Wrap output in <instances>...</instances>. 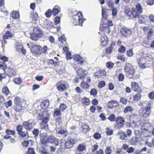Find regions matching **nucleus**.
Wrapping results in <instances>:
<instances>
[{"mask_svg":"<svg viewBox=\"0 0 154 154\" xmlns=\"http://www.w3.org/2000/svg\"><path fill=\"white\" fill-rule=\"evenodd\" d=\"M152 106L151 103H147L145 107H142L139 110V113L143 122L148 121L152 113Z\"/></svg>","mask_w":154,"mask_h":154,"instance_id":"1","label":"nucleus"},{"mask_svg":"<svg viewBox=\"0 0 154 154\" xmlns=\"http://www.w3.org/2000/svg\"><path fill=\"white\" fill-rule=\"evenodd\" d=\"M77 142V140L73 138H69L66 140H63L60 142V145L62 149H69L73 147Z\"/></svg>","mask_w":154,"mask_h":154,"instance_id":"2","label":"nucleus"},{"mask_svg":"<svg viewBox=\"0 0 154 154\" xmlns=\"http://www.w3.org/2000/svg\"><path fill=\"white\" fill-rule=\"evenodd\" d=\"M43 35V32L40 28L38 27H35L32 32L30 34V38L32 40L36 41L39 38H42Z\"/></svg>","mask_w":154,"mask_h":154,"instance_id":"3","label":"nucleus"},{"mask_svg":"<svg viewBox=\"0 0 154 154\" xmlns=\"http://www.w3.org/2000/svg\"><path fill=\"white\" fill-rule=\"evenodd\" d=\"M48 47L46 46H44L43 48L41 46L35 45L32 46L30 49L31 52L36 55H39L43 52L45 54L47 51Z\"/></svg>","mask_w":154,"mask_h":154,"instance_id":"4","label":"nucleus"},{"mask_svg":"<svg viewBox=\"0 0 154 154\" xmlns=\"http://www.w3.org/2000/svg\"><path fill=\"white\" fill-rule=\"evenodd\" d=\"M143 9L142 6L140 3H138L136 5L135 8H133L132 9L131 12L132 17L136 18L138 17L139 15L142 13Z\"/></svg>","mask_w":154,"mask_h":154,"instance_id":"5","label":"nucleus"},{"mask_svg":"<svg viewBox=\"0 0 154 154\" xmlns=\"http://www.w3.org/2000/svg\"><path fill=\"white\" fill-rule=\"evenodd\" d=\"M73 18V23L75 25H76L77 23L78 22L79 25L82 26L83 22L85 20L81 12H78L75 14H74Z\"/></svg>","mask_w":154,"mask_h":154,"instance_id":"6","label":"nucleus"},{"mask_svg":"<svg viewBox=\"0 0 154 154\" xmlns=\"http://www.w3.org/2000/svg\"><path fill=\"white\" fill-rule=\"evenodd\" d=\"M119 31L121 35L126 38L129 37L132 34L131 29L125 26L120 28Z\"/></svg>","mask_w":154,"mask_h":154,"instance_id":"7","label":"nucleus"},{"mask_svg":"<svg viewBox=\"0 0 154 154\" xmlns=\"http://www.w3.org/2000/svg\"><path fill=\"white\" fill-rule=\"evenodd\" d=\"M124 71L128 75H133L135 72V69L131 64L129 63L126 64L124 68Z\"/></svg>","mask_w":154,"mask_h":154,"instance_id":"8","label":"nucleus"},{"mask_svg":"<svg viewBox=\"0 0 154 154\" xmlns=\"http://www.w3.org/2000/svg\"><path fill=\"white\" fill-rule=\"evenodd\" d=\"M13 36V34L11 33L10 31H7L2 37V39L1 41L2 47H5V45L7 44V39L12 38Z\"/></svg>","mask_w":154,"mask_h":154,"instance_id":"9","label":"nucleus"},{"mask_svg":"<svg viewBox=\"0 0 154 154\" xmlns=\"http://www.w3.org/2000/svg\"><path fill=\"white\" fill-rule=\"evenodd\" d=\"M143 122L144 123L141 127L142 131L144 132H146L149 133L150 134L151 133V129L152 128L151 123L149 122V121L146 122L143 121Z\"/></svg>","mask_w":154,"mask_h":154,"instance_id":"10","label":"nucleus"},{"mask_svg":"<svg viewBox=\"0 0 154 154\" xmlns=\"http://www.w3.org/2000/svg\"><path fill=\"white\" fill-rule=\"evenodd\" d=\"M23 125L24 128L27 131H30L35 126L34 122H31L30 120L24 121L23 122Z\"/></svg>","mask_w":154,"mask_h":154,"instance_id":"11","label":"nucleus"},{"mask_svg":"<svg viewBox=\"0 0 154 154\" xmlns=\"http://www.w3.org/2000/svg\"><path fill=\"white\" fill-rule=\"evenodd\" d=\"M115 123L118 128L120 129L125 124V118L121 116H118L115 120Z\"/></svg>","mask_w":154,"mask_h":154,"instance_id":"12","label":"nucleus"},{"mask_svg":"<svg viewBox=\"0 0 154 154\" xmlns=\"http://www.w3.org/2000/svg\"><path fill=\"white\" fill-rule=\"evenodd\" d=\"M55 86L57 90L60 92L66 90L67 88L65 83L62 80H60L56 84Z\"/></svg>","mask_w":154,"mask_h":154,"instance_id":"13","label":"nucleus"},{"mask_svg":"<svg viewBox=\"0 0 154 154\" xmlns=\"http://www.w3.org/2000/svg\"><path fill=\"white\" fill-rule=\"evenodd\" d=\"M100 30L105 35L109 34L110 31L109 26L107 23H103L102 25H100Z\"/></svg>","mask_w":154,"mask_h":154,"instance_id":"14","label":"nucleus"},{"mask_svg":"<svg viewBox=\"0 0 154 154\" xmlns=\"http://www.w3.org/2000/svg\"><path fill=\"white\" fill-rule=\"evenodd\" d=\"M91 81V79L90 77H88L87 78L86 82L83 80L81 82L80 84V86L84 90L88 89L90 86L88 83L90 82Z\"/></svg>","mask_w":154,"mask_h":154,"instance_id":"15","label":"nucleus"},{"mask_svg":"<svg viewBox=\"0 0 154 154\" xmlns=\"http://www.w3.org/2000/svg\"><path fill=\"white\" fill-rule=\"evenodd\" d=\"M134 133L135 136L132 137L130 140V142L132 144H137L140 136V132L139 131H135Z\"/></svg>","mask_w":154,"mask_h":154,"instance_id":"16","label":"nucleus"},{"mask_svg":"<svg viewBox=\"0 0 154 154\" xmlns=\"http://www.w3.org/2000/svg\"><path fill=\"white\" fill-rule=\"evenodd\" d=\"M131 86L132 90L139 93H141L142 92V90L141 88L139 86L138 84L135 82H132L131 84Z\"/></svg>","mask_w":154,"mask_h":154,"instance_id":"17","label":"nucleus"},{"mask_svg":"<svg viewBox=\"0 0 154 154\" xmlns=\"http://www.w3.org/2000/svg\"><path fill=\"white\" fill-rule=\"evenodd\" d=\"M7 70V74L9 77H11L16 75L15 67L14 66L11 65L9 67H8Z\"/></svg>","mask_w":154,"mask_h":154,"instance_id":"18","label":"nucleus"},{"mask_svg":"<svg viewBox=\"0 0 154 154\" xmlns=\"http://www.w3.org/2000/svg\"><path fill=\"white\" fill-rule=\"evenodd\" d=\"M72 59L74 61L77 62L78 64L81 65H83L84 62V59L78 54L74 55Z\"/></svg>","mask_w":154,"mask_h":154,"instance_id":"19","label":"nucleus"},{"mask_svg":"<svg viewBox=\"0 0 154 154\" xmlns=\"http://www.w3.org/2000/svg\"><path fill=\"white\" fill-rule=\"evenodd\" d=\"M85 70H83L82 68L79 69L77 72V74L81 80H83L85 79L87 74L85 73Z\"/></svg>","mask_w":154,"mask_h":154,"instance_id":"20","label":"nucleus"},{"mask_svg":"<svg viewBox=\"0 0 154 154\" xmlns=\"http://www.w3.org/2000/svg\"><path fill=\"white\" fill-rule=\"evenodd\" d=\"M90 130V128L86 124L83 123L82 124L80 127V131L82 133L84 134L88 133Z\"/></svg>","mask_w":154,"mask_h":154,"instance_id":"21","label":"nucleus"},{"mask_svg":"<svg viewBox=\"0 0 154 154\" xmlns=\"http://www.w3.org/2000/svg\"><path fill=\"white\" fill-rule=\"evenodd\" d=\"M47 135L46 133H43L41 134L40 136V143L41 145L42 144V146H46V144L47 143L48 138L47 137Z\"/></svg>","mask_w":154,"mask_h":154,"instance_id":"22","label":"nucleus"},{"mask_svg":"<svg viewBox=\"0 0 154 154\" xmlns=\"http://www.w3.org/2000/svg\"><path fill=\"white\" fill-rule=\"evenodd\" d=\"M119 106L118 102L114 100H111L107 103V106L109 108H116Z\"/></svg>","mask_w":154,"mask_h":154,"instance_id":"23","label":"nucleus"},{"mask_svg":"<svg viewBox=\"0 0 154 154\" xmlns=\"http://www.w3.org/2000/svg\"><path fill=\"white\" fill-rule=\"evenodd\" d=\"M105 75H106L105 71L104 69H102L97 71L95 73L94 76L98 78Z\"/></svg>","mask_w":154,"mask_h":154,"instance_id":"24","label":"nucleus"},{"mask_svg":"<svg viewBox=\"0 0 154 154\" xmlns=\"http://www.w3.org/2000/svg\"><path fill=\"white\" fill-rule=\"evenodd\" d=\"M108 39L106 35L101 38L100 44L102 47L106 46L108 44Z\"/></svg>","mask_w":154,"mask_h":154,"instance_id":"25","label":"nucleus"},{"mask_svg":"<svg viewBox=\"0 0 154 154\" xmlns=\"http://www.w3.org/2000/svg\"><path fill=\"white\" fill-rule=\"evenodd\" d=\"M49 102L48 99L44 100L41 102L40 106L42 109H46L49 107Z\"/></svg>","mask_w":154,"mask_h":154,"instance_id":"26","label":"nucleus"},{"mask_svg":"<svg viewBox=\"0 0 154 154\" xmlns=\"http://www.w3.org/2000/svg\"><path fill=\"white\" fill-rule=\"evenodd\" d=\"M118 135L119 136V138L122 141L126 142L127 140V137L125 132L122 131L118 132Z\"/></svg>","mask_w":154,"mask_h":154,"instance_id":"27","label":"nucleus"},{"mask_svg":"<svg viewBox=\"0 0 154 154\" xmlns=\"http://www.w3.org/2000/svg\"><path fill=\"white\" fill-rule=\"evenodd\" d=\"M116 42H112L110 46L107 48L106 49V53L107 54H111L112 52L114 47L115 46Z\"/></svg>","mask_w":154,"mask_h":154,"instance_id":"28","label":"nucleus"},{"mask_svg":"<svg viewBox=\"0 0 154 154\" xmlns=\"http://www.w3.org/2000/svg\"><path fill=\"white\" fill-rule=\"evenodd\" d=\"M10 15L14 19H17L20 17V14L19 11H13L10 13Z\"/></svg>","mask_w":154,"mask_h":154,"instance_id":"29","label":"nucleus"},{"mask_svg":"<svg viewBox=\"0 0 154 154\" xmlns=\"http://www.w3.org/2000/svg\"><path fill=\"white\" fill-rule=\"evenodd\" d=\"M60 8L57 5L54 6L52 10L53 15L54 16H56L58 13L60 11Z\"/></svg>","mask_w":154,"mask_h":154,"instance_id":"30","label":"nucleus"},{"mask_svg":"<svg viewBox=\"0 0 154 154\" xmlns=\"http://www.w3.org/2000/svg\"><path fill=\"white\" fill-rule=\"evenodd\" d=\"M86 149V147L83 144H79L77 147L76 150L78 152H82Z\"/></svg>","mask_w":154,"mask_h":154,"instance_id":"31","label":"nucleus"},{"mask_svg":"<svg viewBox=\"0 0 154 154\" xmlns=\"http://www.w3.org/2000/svg\"><path fill=\"white\" fill-rule=\"evenodd\" d=\"M81 102L82 104L85 106H88L90 103V100L89 98L85 97L82 99Z\"/></svg>","mask_w":154,"mask_h":154,"instance_id":"32","label":"nucleus"},{"mask_svg":"<svg viewBox=\"0 0 154 154\" xmlns=\"http://www.w3.org/2000/svg\"><path fill=\"white\" fill-rule=\"evenodd\" d=\"M5 133L6 134V135L5 136H11V135L14 136L16 134V132L15 131L11 130L9 129H7L5 131Z\"/></svg>","mask_w":154,"mask_h":154,"instance_id":"33","label":"nucleus"},{"mask_svg":"<svg viewBox=\"0 0 154 154\" xmlns=\"http://www.w3.org/2000/svg\"><path fill=\"white\" fill-rule=\"evenodd\" d=\"M13 109L17 112H19L22 111L23 110V107L21 105H16L13 107Z\"/></svg>","mask_w":154,"mask_h":154,"instance_id":"34","label":"nucleus"},{"mask_svg":"<svg viewBox=\"0 0 154 154\" xmlns=\"http://www.w3.org/2000/svg\"><path fill=\"white\" fill-rule=\"evenodd\" d=\"M130 119L132 121L133 123H134L138 121V116L137 114H132L130 116Z\"/></svg>","mask_w":154,"mask_h":154,"instance_id":"35","label":"nucleus"},{"mask_svg":"<svg viewBox=\"0 0 154 154\" xmlns=\"http://www.w3.org/2000/svg\"><path fill=\"white\" fill-rule=\"evenodd\" d=\"M30 14V17L32 20L35 21L37 20L38 17V15L37 13L33 11L31 12Z\"/></svg>","mask_w":154,"mask_h":154,"instance_id":"36","label":"nucleus"},{"mask_svg":"<svg viewBox=\"0 0 154 154\" xmlns=\"http://www.w3.org/2000/svg\"><path fill=\"white\" fill-rule=\"evenodd\" d=\"M53 116L54 117L56 116H60L61 115V111L58 108L55 109L54 112Z\"/></svg>","mask_w":154,"mask_h":154,"instance_id":"37","label":"nucleus"},{"mask_svg":"<svg viewBox=\"0 0 154 154\" xmlns=\"http://www.w3.org/2000/svg\"><path fill=\"white\" fill-rule=\"evenodd\" d=\"M2 93L5 96H8L10 93V91L8 88L7 86H4L2 89Z\"/></svg>","mask_w":154,"mask_h":154,"instance_id":"38","label":"nucleus"},{"mask_svg":"<svg viewBox=\"0 0 154 154\" xmlns=\"http://www.w3.org/2000/svg\"><path fill=\"white\" fill-rule=\"evenodd\" d=\"M153 33L154 32L152 29H151L149 30L147 36V38L148 40H151L152 37L153 35Z\"/></svg>","mask_w":154,"mask_h":154,"instance_id":"39","label":"nucleus"},{"mask_svg":"<svg viewBox=\"0 0 154 154\" xmlns=\"http://www.w3.org/2000/svg\"><path fill=\"white\" fill-rule=\"evenodd\" d=\"M13 82L16 84L20 85L23 82V81L20 78L17 77L14 78Z\"/></svg>","mask_w":154,"mask_h":154,"instance_id":"40","label":"nucleus"},{"mask_svg":"<svg viewBox=\"0 0 154 154\" xmlns=\"http://www.w3.org/2000/svg\"><path fill=\"white\" fill-rule=\"evenodd\" d=\"M58 133L63 135L64 137H66L68 134V132L66 130H64L62 129L58 131Z\"/></svg>","mask_w":154,"mask_h":154,"instance_id":"41","label":"nucleus"},{"mask_svg":"<svg viewBox=\"0 0 154 154\" xmlns=\"http://www.w3.org/2000/svg\"><path fill=\"white\" fill-rule=\"evenodd\" d=\"M18 134L22 138L26 137L29 136V133L27 131H22Z\"/></svg>","mask_w":154,"mask_h":154,"instance_id":"42","label":"nucleus"},{"mask_svg":"<svg viewBox=\"0 0 154 154\" xmlns=\"http://www.w3.org/2000/svg\"><path fill=\"white\" fill-rule=\"evenodd\" d=\"M4 138L6 140L10 139V141L11 143H14L16 142L15 139L12 137L11 136H4Z\"/></svg>","mask_w":154,"mask_h":154,"instance_id":"43","label":"nucleus"},{"mask_svg":"<svg viewBox=\"0 0 154 154\" xmlns=\"http://www.w3.org/2000/svg\"><path fill=\"white\" fill-rule=\"evenodd\" d=\"M134 110L133 108L130 106H127L125 108L123 111L125 113H126L128 112H132Z\"/></svg>","mask_w":154,"mask_h":154,"instance_id":"44","label":"nucleus"},{"mask_svg":"<svg viewBox=\"0 0 154 154\" xmlns=\"http://www.w3.org/2000/svg\"><path fill=\"white\" fill-rule=\"evenodd\" d=\"M40 125L41 129L46 130L48 129V125L47 123L41 122L40 123Z\"/></svg>","mask_w":154,"mask_h":154,"instance_id":"45","label":"nucleus"},{"mask_svg":"<svg viewBox=\"0 0 154 154\" xmlns=\"http://www.w3.org/2000/svg\"><path fill=\"white\" fill-rule=\"evenodd\" d=\"M107 12L106 9L105 8H103L102 10V14L103 17L105 19H107Z\"/></svg>","mask_w":154,"mask_h":154,"instance_id":"46","label":"nucleus"},{"mask_svg":"<svg viewBox=\"0 0 154 154\" xmlns=\"http://www.w3.org/2000/svg\"><path fill=\"white\" fill-rule=\"evenodd\" d=\"M127 56L128 57H131L133 56L134 53L132 49H131L127 50L126 52Z\"/></svg>","mask_w":154,"mask_h":154,"instance_id":"47","label":"nucleus"},{"mask_svg":"<svg viewBox=\"0 0 154 154\" xmlns=\"http://www.w3.org/2000/svg\"><path fill=\"white\" fill-rule=\"evenodd\" d=\"M14 102L15 105H18L21 104V99L19 97L16 96L14 100Z\"/></svg>","mask_w":154,"mask_h":154,"instance_id":"48","label":"nucleus"},{"mask_svg":"<svg viewBox=\"0 0 154 154\" xmlns=\"http://www.w3.org/2000/svg\"><path fill=\"white\" fill-rule=\"evenodd\" d=\"M52 14L53 15L52 10L50 9L47 11L45 14L46 17L48 18L50 17Z\"/></svg>","mask_w":154,"mask_h":154,"instance_id":"49","label":"nucleus"},{"mask_svg":"<svg viewBox=\"0 0 154 154\" xmlns=\"http://www.w3.org/2000/svg\"><path fill=\"white\" fill-rule=\"evenodd\" d=\"M112 150L111 147L109 146H107L105 150V154H112Z\"/></svg>","mask_w":154,"mask_h":154,"instance_id":"50","label":"nucleus"},{"mask_svg":"<svg viewBox=\"0 0 154 154\" xmlns=\"http://www.w3.org/2000/svg\"><path fill=\"white\" fill-rule=\"evenodd\" d=\"M125 51L126 48L125 47L122 45H121L120 48L118 49V51L122 54H123L125 53Z\"/></svg>","mask_w":154,"mask_h":154,"instance_id":"51","label":"nucleus"},{"mask_svg":"<svg viewBox=\"0 0 154 154\" xmlns=\"http://www.w3.org/2000/svg\"><path fill=\"white\" fill-rule=\"evenodd\" d=\"M116 116L113 114H111L108 118V119L111 122L115 121Z\"/></svg>","mask_w":154,"mask_h":154,"instance_id":"52","label":"nucleus"},{"mask_svg":"<svg viewBox=\"0 0 154 154\" xmlns=\"http://www.w3.org/2000/svg\"><path fill=\"white\" fill-rule=\"evenodd\" d=\"M41 152L42 154H50L48 152H47L44 146H41Z\"/></svg>","mask_w":154,"mask_h":154,"instance_id":"53","label":"nucleus"},{"mask_svg":"<svg viewBox=\"0 0 154 154\" xmlns=\"http://www.w3.org/2000/svg\"><path fill=\"white\" fill-rule=\"evenodd\" d=\"M97 93V91L95 88L92 89L90 91V94L91 95H92L94 97H95Z\"/></svg>","mask_w":154,"mask_h":154,"instance_id":"54","label":"nucleus"},{"mask_svg":"<svg viewBox=\"0 0 154 154\" xmlns=\"http://www.w3.org/2000/svg\"><path fill=\"white\" fill-rule=\"evenodd\" d=\"M114 66V63L111 62H107L106 63V66L109 69H111Z\"/></svg>","mask_w":154,"mask_h":154,"instance_id":"55","label":"nucleus"},{"mask_svg":"<svg viewBox=\"0 0 154 154\" xmlns=\"http://www.w3.org/2000/svg\"><path fill=\"white\" fill-rule=\"evenodd\" d=\"M26 154H36L33 148L29 147Z\"/></svg>","mask_w":154,"mask_h":154,"instance_id":"56","label":"nucleus"},{"mask_svg":"<svg viewBox=\"0 0 154 154\" xmlns=\"http://www.w3.org/2000/svg\"><path fill=\"white\" fill-rule=\"evenodd\" d=\"M140 93H138L136 94L135 95L133 96V100H138L140 99L141 98V95Z\"/></svg>","mask_w":154,"mask_h":154,"instance_id":"57","label":"nucleus"},{"mask_svg":"<svg viewBox=\"0 0 154 154\" xmlns=\"http://www.w3.org/2000/svg\"><path fill=\"white\" fill-rule=\"evenodd\" d=\"M106 83L105 81H102L99 82L98 85V87L99 88H101L105 86Z\"/></svg>","mask_w":154,"mask_h":154,"instance_id":"58","label":"nucleus"},{"mask_svg":"<svg viewBox=\"0 0 154 154\" xmlns=\"http://www.w3.org/2000/svg\"><path fill=\"white\" fill-rule=\"evenodd\" d=\"M101 137V135L99 132H96L93 135L94 138L96 140L100 139Z\"/></svg>","mask_w":154,"mask_h":154,"instance_id":"59","label":"nucleus"},{"mask_svg":"<svg viewBox=\"0 0 154 154\" xmlns=\"http://www.w3.org/2000/svg\"><path fill=\"white\" fill-rule=\"evenodd\" d=\"M67 108V106L65 104L62 103L60 104V105L59 109H60L61 111H64Z\"/></svg>","mask_w":154,"mask_h":154,"instance_id":"60","label":"nucleus"},{"mask_svg":"<svg viewBox=\"0 0 154 154\" xmlns=\"http://www.w3.org/2000/svg\"><path fill=\"white\" fill-rule=\"evenodd\" d=\"M23 127V125H21V124L18 125L16 128V131L17 132V133H19L20 132L22 131Z\"/></svg>","mask_w":154,"mask_h":154,"instance_id":"61","label":"nucleus"},{"mask_svg":"<svg viewBox=\"0 0 154 154\" xmlns=\"http://www.w3.org/2000/svg\"><path fill=\"white\" fill-rule=\"evenodd\" d=\"M32 134L34 136V137L36 138L38 137V136L39 133V131L37 129L35 128L32 131Z\"/></svg>","mask_w":154,"mask_h":154,"instance_id":"62","label":"nucleus"},{"mask_svg":"<svg viewBox=\"0 0 154 154\" xmlns=\"http://www.w3.org/2000/svg\"><path fill=\"white\" fill-rule=\"evenodd\" d=\"M55 119V121L56 123H57L59 125L61 124L62 123V117L61 116H56Z\"/></svg>","mask_w":154,"mask_h":154,"instance_id":"63","label":"nucleus"},{"mask_svg":"<svg viewBox=\"0 0 154 154\" xmlns=\"http://www.w3.org/2000/svg\"><path fill=\"white\" fill-rule=\"evenodd\" d=\"M32 140H24L22 142V145L23 146H25L26 147H27L29 145V142H32Z\"/></svg>","mask_w":154,"mask_h":154,"instance_id":"64","label":"nucleus"}]
</instances>
